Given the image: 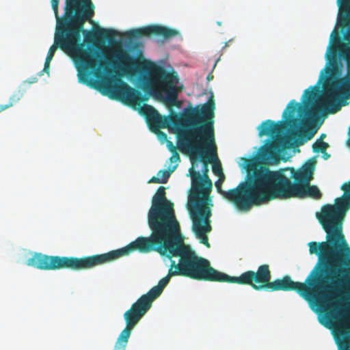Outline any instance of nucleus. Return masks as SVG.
Instances as JSON below:
<instances>
[{
  "mask_svg": "<svg viewBox=\"0 0 350 350\" xmlns=\"http://www.w3.org/2000/svg\"><path fill=\"white\" fill-rule=\"evenodd\" d=\"M267 170V167L258 165L252 161H249L247 165V180L240 183L236 188L225 191L221 189L225 176H219L215 182L217 192L240 211H247L252 204H262Z\"/></svg>",
  "mask_w": 350,
  "mask_h": 350,
  "instance_id": "obj_9",
  "label": "nucleus"
},
{
  "mask_svg": "<svg viewBox=\"0 0 350 350\" xmlns=\"http://www.w3.org/2000/svg\"><path fill=\"white\" fill-rule=\"evenodd\" d=\"M314 170L313 162L306 163L297 171L293 167L272 171L267 167L264 203L291 198L321 199L322 194L319 188L309 185Z\"/></svg>",
  "mask_w": 350,
  "mask_h": 350,
  "instance_id": "obj_7",
  "label": "nucleus"
},
{
  "mask_svg": "<svg viewBox=\"0 0 350 350\" xmlns=\"http://www.w3.org/2000/svg\"><path fill=\"white\" fill-rule=\"evenodd\" d=\"M84 25L83 24V29L79 31L80 41L79 43L83 45V49L88 50L90 52L89 59L91 63L88 65H79L81 72L78 73L79 81L85 85L90 87L96 88L95 84L97 85V88L103 92V94L106 95L103 90L100 88L99 83L104 81H111L114 83L116 79L118 77H113L111 79H105L98 82H93L91 79H89V72H94L95 76L98 77L102 71L109 72L108 69L109 66H115L114 62L109 58L107 57L105 61L99 60L98 61L97 57H98L95 50L90 46L95 44V42L99 40L104 41L107 40L109 43L113 44L116 43V36L119 33L112 29H103L98 27L95 31H88L84 29Z\"/></svg>",
  "mask_w": 350,
  "mask_h": 350,
  "instance_id": "obj_10",
  "label": "nucleus"
},
{
  "mask_svg": "<svg viewBox=\"0 0 350 350\" xmlns=\"http://www.w3.org/2000/svg\"><path fill=\"white\" fill-rule=\"evenodd\" d=\"M51 6L57 21V29L81 31L83 24L94 14L92 0H51Z\"/></svg>",
  "mask_w": 350,
  "mask_h": 350,
  "instance_id": "obj_14",
  "label": "nucleus"
},
{
  "mask_svg": "<svg viewBox=\"0 0 350 350\" xmlns=\"http://www.w3.org/2000/svg\"><path fill=\"white\" fill-rule=\"evenodd\" d=\"M148 223L152 232L150 236L139 237L122 248L82 258L35 253L27 260V265L40 270L89 269L129 255L132 252L133 248L179 228L174 204L167 199L165 188L163 186H160L152 197V205L148 213Z\"/></svg>",
  "mask_w": 350,
  "mask_h": 350,
  "instance_id": "obj_3",
  "label": "nucleus"
},
{
  "mask_svg": "<svg viewBox=\"0 0 350 350\" xmlns=\"http://www.w3.org/2000/svg\"><path fill=\"white\" fill-rule=\"evenodd\" d=\"M331 47H332L331 45H329V49H328L329 51L330 50Z\"/></svg>",
  "mask_w": 350,
  "mask_h": 350,
  "instance_id": "obj_37",
  "label": "nucleus"
},
{
  "mask_svg": "<svg viewBox=\"0 0 350 350\" xmlns=\"http://www.w3.org/2000/svg\"><path fill=\"white\" fill-rule=\"evenodd\" d=\"M271 272L267 264L261 265L256 271H247L236 276L235 284L248 285L256 291H296L307 301H313L319 308L335 309L342 298L349 278L331 273L328 267L316 264L304 283L294 282L288 275L271 282Z\"/></svg>",
  "mask_w": 350,
  "mask_h": 350,
  "instance_id": "obj_4",
  "label": "nucleus"
},
{
  "mask_svg": "<svg viewBox=\"0 0 350 350\" xmlns=\"http://www.w3.org/2000/svg\"><path fill=\"white\" fill-rule=\"evenodd\" d=\"M327 59L329 60L330 59V55L328 53H327Z\"/></svg>",
  "mask_w": 350,
  "mask_h": 350,
  "instance_id": "obj_35",
  "label": "nucleus"
},
{
  "mask_svg": "<svg viewBox=\"0 0 350 350\" xmlns=\"http://www.w3.org/2000/svg\"><path fill=\"white\" fill-rule=\"evenodd\" d=\"M303 107L295 100H292L287 105L282 113L283 120L275 122L271 120L263 121L258 127L260 137L263 135H271L273 140L268 144L261 147L259 152V158L267 163H275L279 161L277 151L282 146L283 137L280 136L287 126L295 124L297 119L295 118V112L301 113Z\"/></svg>",
  "mask_w": 350,
  "mask_h": 350,
  "instance_id": "obj_11",
  "label": "nucleus"
},
{
  "mask_svg": "<svg viewBox=\"0 0 350 350\" xmlns=\"http://www.w3.org/2000/svg\"><path fill=\"white\" fill-rule=\"evenodd\" d=\"M215 103L213 94L202 105H198L185 113L187 128L179 139L180 147L191 157H197L202 162V174L193 166L189 170L191 179L188 205H206V200L212 191L208 177V163L217 161L215 137L214 118Z\"/></svg>",
  "mask_w": 350,
  "mask_h": 350,
  "instance_id": "obj_1",
  "label": "nucleus"
},
{
  "mask_svg": "<svg viewBox=\"0 0 350 350\" xmlns=\"http://www.w3.org/2000/svg\"><path fill=\"white\" fill-rule=\"evenodd\" d=\"M178 275L174 268L170 267L167 275L146 294L142 295L124 314L126 327L118 337L114 350H125L132 330L151 308L152 302L162 293L172 276Z\"/></svg>",
  "mask_w": 350,
  "mask_h": 350,
  "instance_id": "obj_12",
  "label": "nucleus"
},
{
  "mask_svg": "<svg viewBox=\"0 0 350 350\" xmlns=\"http://www.w3.org/2000/svg\"><path fill=\"white\" fill-rule=\"evenodd\" d=\"M115 57L121 62L120 69L127 75H132L137 66L135 59L129 56V55L124 51H121L115 54Z\"/></svg>",
  "mask_w": 350,
  "mask_h": 350,
  "instance_id": "obj_20",
  "label": "nucleus"
},
{
  "mask_svg": "<svg viewBox=\"0 0 350 350\" xmlns=\"http://www.w3.org/2000/svg\"><path fill=\"white\" fill-rule=\"evenodd\" d=\"M188 210L192 219V230L196 237L200 239L201 243L209 248L211 245L207 234L212 230L211 208L207 205H188Z\"/></svg>",
  "mask_w": 350,
  "mask_h": 350,
  "instance_id": "obj_17",
  "label": "nucleus"
},
{
  "mask_svg": "<svg viewBox=\"0 0 350 350\" xmlns=\"http://www.w3.org/2000/svg\"><path fill=\"white\" fill-rule=\"evenodd\" d=\"M125 35L130 40L137 39L143 36L152 35L162 36L165 39H169L179 35V31L167 27L153 25L141 28H137L127 31Z\"/></svg>",
  "mask_w": 350,
  "mask_h": 350,
  "instance_id": "obj_18",
  "label": "nucleus"
},
{
  "mask_svg": "<svg viewBox=\"0 0 350 350\" xmlns=\"http://www.w3.org/2000/svg\"><path fill=\"white\" fill-rule=\"evenodd\" d=\"M319 92V88L316 85L310 86L304 91L302 96V102L308 112L311 111L312 109L318 96Z\"/></svg>",
  "mask_w": 350,
  "mask_h": 350,
  "instance_id": "obj_21",
  "label": "nucleus"
},
{
  "mask_svg": "<svg viewBox=\"0 0 350 350\" xmlns=\"http://www.w3.org/2000/svg\"><path fill=\"white\" fill-rule=\"evenodd\" d=\"M347 29L342 42L338 31L334 29L330 35V43L335 45L339 55L347 62V75L332 83L330 88L327 90L323 99V103L327 106L329 113H335L341 108L338 101L339 96L350 97V26H345Z\"/></svg>",
  "mask_w": 350,
  "mask_h": 350,
  "instance_id": "obj_13",
  "label": "nucleus"
},
{
  "mask_svg": "<svg viewBox=\"0 0 350 350\" xmlns=\"http://www.w3.org/2000/svg\"><path fill=\"white\" fill-rule=\"evenodd\" d=\"M51 61H48L45 59L44 66L43 68V72H46L47 74L49 73V67H50V63Z\"/></svg>",
  "mask_w": 350,
  "mask_h": 350,
  "instance_id": "obj_28",
  "label": "nucleus"
},
{
  "mask_svg": "<svg viewBox=\"0 0 350 350\" xmlns=\"http://www.w3.org/2000/svg\"><path fill=\"white\" fill-rule=\"evenodd\" d=\"M167 146L169 149V150L172 152H178L176 150V147L174 146L173 143L170 141H168L167 143Z\"/></svg>",
  "mask_w": 350,
  "mask_h": 350,
  "instance_id": "obj_27",
  "label": "nucleus"
},
{
  "mask_svg": "<svg viewBox=\"0 0 350 350\" xmlns=\"http://www.w3.org/2000/svg\"><path fill=\"white\" fill-rule=\"evenodd\" d=\"M179 79L175 72H168L161 66H154L150 72L149 77L144 78L143 89L145 91L163 92L167 102L175 105L178 98V89L176 84Z\"/></svg>",
  "mask_w": 350,
  "mask_h": 350,
  "instance_id": "obj_16",
  "label": "nucleus"
},
{
  "mask_svg": "<svg viewBox=\"0 0 350 350\" xmlns=\"http://www.w3.org/2000/svg\"><path fill=\"white\" fill-rule=\"evenodd\" d=\"M80 31L61 28L56 29L54 43L49 48L46 59L51 61L57 48H59L74 62L79 73L81 72L79 65H88L91 63L89 59L90 52L83 49V45L79 43Z\"/></svg>",
  "mask_w": 350,
  "mask_h": 350,
  "instance_id": "obj_15",
  "label": "nucleus"
},
{
  "mask_svg": "<svg viewBox=\"0 0 350 350\" xmlns=\"http://www.w3.org/2000/svg\"><path fill=\"white\" fill-rule=\"evenodd\" d=\"M338 8L337 25L345 29L350 26V0H336Z\"/></svg>",
  "mask_w": 350,
  "mask_h": 350,
  "instance_id": "obj_19",
  "label": "nucleus"
},
{
  "mask_svg": "<svg viewBox=\"0 0 350 350\" xmlns=\"http://www.w3.org/2000/svg\"><path fill=\"white\" fill-rule=\"evenodd\" d=\"M213 79V76L212 75L211 73L208 74L207 77H206V79L208 81L212 80Z\"/></svg>",
  "mask_w": 350,
  "mask_h": 350,
  "instance_id": "obj_30",
  "label": "nucleus"
},
{
  "mask_svg": "<svg viewBox=\"0 0 350 350\" xmlns=\"http://www.w3.org/2000/svg\"><path fill=\"white\" fill-rule=\"evenodd\" d=\"M321 75H323V73L321 74ZM321 78H322V76H321L320 79H319V82H318V85L320 83L321 81Z\"/></svg>",
  "mask_w": 350,
  "mask_h": 350,
  "instance_id": "obj_34",
  "label": "nucleus"
},
{
  "mask_svg": "<svg viewBox=\"0 0 350 350\" xmlns=\"http://www.w3.org/2000/svg\"><path fill=\"white\" fill-rule=\"evenodd\" d=\"M329 144L321 140H317L312 145V149L314 152H325Z\"/></svg>",
  "mask_w": 350,
  "mask_h": 350,
  "instance_id": "obj_24",
  "label": "nucleus"
},
{
  "mask_svg": "<svg viewBox=\"0 0 350 350\" xmlns=\"http://www.w3.org/2000/svg\"><path fill=\"white\" fill-rule=\"evenodd\" d=\"M37 81V78L36 77H34L33 79H32V81H30L29 83H33V82H36Z\"/></svg>",
  "mask_w": 350,
  "mask_h": 350,
  "instance_id": "obj_33",
  "label": "nucleus"
},
{
  "mask_svg": "<svg viewBox=\"0 0 350 350\" xmlns=\"http://www.w3.org/2000/svg\"><path fill=\"white\" fill-rule=\"evenodd\" d=\"M177 165H169L167 170H159L157 176L161 178L162 183H166L171 174L176 169Z\"/></svg>",
  "mask_w": 350,
  "mask_h": 350,
  "instance_id": "obj_23",
  "label": "nucleus"
},
{
  "mask_svg": "<svg viewBox=\"0 0 350 350\" xmlns=\"http://www.w3.org/2000/svg\"><path fill=\"white\" fill-rule=\"evenodd\" d=\"M180 161V155L178 154V152H173L172 154V156L170 157V158L169 159V165H178V163Z\"/></svg>",
  "mask_w": 350,
  "mask_h": 350,
  "instance_id": "obj_26",
  "label": "nucleus"
},
{
  "mask_svg": "<svg viewBox=\"0 0 350 350\" xmlns=\"http://www.w3.org/2000/svg\"><path fill=\"white\" fill-rule=\"evenodd\" d=\"M155 252L169 258L178 275L218 282L234 283L236 276H230L211 267L210 262L198 256L180 237V228L132 249V252Z\"/></svg>",
  "mask_w": 350,
  "mask_h": 350,
  "instance_id": "obj_6",
  "label": "nucleus"
},
{
  "mask_svg": "<svg viewBox=\"0 0 350 350\" xmlns=\"http://www.w3.org/2000/svg\"><path fill=\"white\" fill-rule=\"evenodd\" d=\"M148 183H162L161 179L159 177L152 176L150 180L148 181Z\"/></svg>",
  "mask_w": 350,
  "mask_h": 350,
  "instance_id": "obj_29",
  "label": "nucleus"
},
{
  "mask_svg": "<svg viewBox=\"0 0 350 350\" xmlns=\"http://www.w3.org/2000/svg\"><path fill=\"white\" fill-rule=\"evenodd\" d=\"M148 223L152 232L150 236L139 237L122 248L82 258L35 253L27 260V265L40 270L89 269L129 255L132 252L133 248L179 228L174 204L167 199L165 188L163 186H160L152 197V205L148 213Z\"/></svg>",
  "mask_w": 350,
  "mask_h": 350,
  "instance_id": "obj_2",
  "label": "nucleus"
},
{
  "mask_svg": "<svg viewBox=\"0 0 350 350\" xmlns=\"http://www.w3.org/2000/svg\"><path fill=\"white\" fill-rule=\"evenodd\" d=\"M99 86L109 98L131 106L140 107V112L145 117L150 129L157 131L159 136L164 139H167L166 133L159 129L168 128L170 124L176 125L180 121V116L177 114L172 116H162L152 106L149 105L142 106L143 103L148 100V96L131 88L121 79H116L114 83L109 80L102 81L99 83Z\"/></svg>",
  "mask_w": 350,
  "mask_h": 350,
  "instance_id": "obj_8",
  "label": "nucleus"
},
{
  "mask_svg": "<svg viewBox=\"0 0 350 350\" xmlns=\"http://www.w3.org/2000/svg\"><path fill=\"white\" fill-rule=\"evenodd\" d=\"M217 161V163H214L213 165V167H212L213 172L217 176L224 175L223 173L222 167H221L220 163L219 162L218 160Z\"/></svg>",
  "mask_w": 350,
  "mask_h": 350,
  "instance_id": "obj_25",
  "label": "nucleus"
},
{
  "mask_svg": "<svg viewBox=\"0 0 350 350\" xmlns=\"http://www.w3.org/2000/svg\"><path fill=\"white\" fill-rule=\"evenodd\" d=\"M217 25L220 26L221 25V22H217Z\"/></svg>",
  "mask_w": 350,
  "mask_h": 350,
  "instance_id": "obj_36",
  "label": "nucleus"
},
{
  "mask_svg": "<svg viewBox=\"0 0 350 350\" xmlns=\"http://www.w3.org/2000/svg\"><path fill=\"white\" fill-rule=\"evenodd\" d=\"M326 137V135L325 133H322L318 140L323 141V139Z\"/></svg>",
  "mask_w": 350,
  "mask_h": 350,
  "instance_id": "obj_31",
  "label": "nucleus"
},
{
  "mask_svg": "<svg viewBox=\"0 0 350 350\" xmlns=\"http://www.w3.org/2000/svg\"><path fill=\"white\" fill-rule=\"evenodd\" d=\"M323 153L324 154L323 157H324L325 159H327L330 157V155L329 154H327L326 152V151L325 152H323Z\"/></svg>",
  "mask_w": 350,
  "mask_h": 350,
  "instance_id": "obj_32",
  "label": "nucleus"
},
{
  "mask_svg": "<svg viewBox=\"0 0 350 350\" xmlns=\"http://www.w3.org/2000/svg\"><path fill=\"white\" fill-rule=\"evenodd\" d=\"M23 96V93L21 91L15 92L10 98L9 103L7 105H0V113L9 107H12L14 104L18 102Z\"/></svg>",
  "mask_w": 350,
  "mask_h": 350,
  "instance_id": "obj_22",
  "label": "nucleus"
},
{
  "mask_svg": "<svg viewBox=\"0 0 350 350\" xmlns=\"http://www.w3.org/2000/svg\"><path fill=\"white\" fill-rule=\"evenodd\" d=\"M343 195L335 200V204H325L317 217L326 232V241L308 243L310 254L318 256V265L328 267L331 273L348 277L350 269V247L342 232V224L350 208V182L344 183Z\"/></svg>",
  "mask_w": 350,
  "mask_h": 350,
  "instance_id": "obj_5",
  "label": "nucleus"
}]
</instances>
